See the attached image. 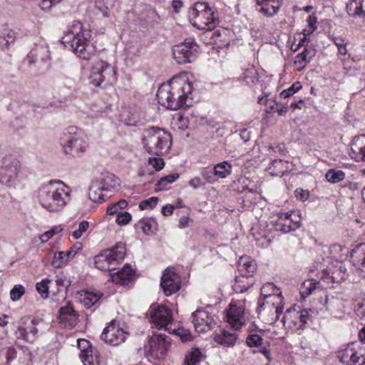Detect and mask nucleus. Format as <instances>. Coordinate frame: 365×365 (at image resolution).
Instances as JSON below:
<instances>
[{
	"mask_svg": "<svg viewBox=\"0 0 365 365\" xmlns=\"http://www.w3.org/2000/svg\"><path fill=\"white\" fill-rule=\"evenodd\" d=\"M192 91V83L173 78L163 83L156 94L158 103L163 106L173 110L187 106L186 99Z\"/></svg>",
	"mask_w": 365,
	"mask_h": 365,
	"instance_id": "f257e3e1",
	"label": "nucleus"
},
{
	"mask_svg": "<svg viewBox=\"0 0 365 365\" xmlns=\"http://www.w3.org/2000/svg\"><path fill=\"white\" fill-rule=\"evenodd\" d=\"M279 289L272 282L264 284L261 288V295L263 297L262 301L269 300V299H274V296H279L281 299V293H278Z\"/></svg>",
	"mask_w": 365,
	"mask_h": 365,
	"instance_id": "72a5a7b5",
	"label": "nucleus"
},
{
	"mask_svg": "<svg viewBox=\"0 0 365 365\" xmlns=\"http://www.w3.org/2000/svg\"><path fill=\"white\" fill-rule=\"evenodd\" d=\"M317 21V18L316 16L310 15L309 16L307 21V28H306L304 31V33H307V35H310L312 34L317 29L316 23Z\"/></svg>",
	"mask_w": 365,
	"mask_h": 365,
	"instance_id": "6e6d98bb",
	"label": "nucleus"
},
{
	"mask_svg": "<svg viewBox=\"0 0 365 365\" xmlns=\"http://www.w3.org/2000/svg\"><path fill=\"white\" fill-rule=\"evenodd\" d=\"M295 196L297 199L304 201L308 199L309 196V192L308 190H304L303 189L298 188L295 190Z\"/></svg>",
	"mask_w": 365,
	"mask_h": 365,
	"instance_id": "e2e57ef3",
	"label": "nucleus"
},
{
	"mask_svg": "<svg viewBox=\"0 0 365 365\" xmlns=\"http://www.w3.org/2000/svg\"><path fill=\"white\" fill-rule=\"evenodd\" d=\"M201 18L206 19V21L203 22L205 26L202 28V29L212 30L218 23L217 17L215 16V11L212 8H211V11H209V13H206L205 16H202Z\"/></svg>",
	"mask_w": 365,
	"mask_h": 365,
	"instance_id": "a19ab883",
	"label": "nucleus"
},
{
	"mask_svg": "<svg viewBox=\"0 0 365 365\" xmlns=\"http://www.w3.org/2000/svg\"><path fill=\"white\" fill-rule=\"evenodd\" d=\"M171 344V339L166 334H153L148 341V353L150 356L157 359L165 358Z\"/></svg>",
	"mask_w": 365,
	"mask_h": 365,
	"instance_id": "9d476101",
	"label": "nucleus"
},
{
	"mask_svg": "<svg viewBox=\"0 0 365 365\" xmlns=\"http://www.w3.org/2000/svg\"><path fill=\"white\" fill-rule=\"evenodd\" d=\"M71 189L60 180H51L38 192L41 205L49 212L61 210L70 200Z\"/></svg>",
	"mask_w": 365,
	"mask_h": 365,
	"instance_id": "f03ea898",
	"label": "nucleus"
},
{
	"mask_svg": "<svg viewBox=\"0 0 365 365\" xmlns=\"http://www.w3.org/2000/svg\"><path fill=\"white\" fill-rule=\"evenodd\" d=\"M128 206V202L125 200H120L118 202L112 204L107 208V213L108 215H118L121 213V210Z\"/></svg>",
	"mask_w": 365,
	"mask_h": 365,
	"instance_id": "a18cd8bd",
	"label": "nucleus"
},
{
	"mask_svg": "<svg viewBox=\"0 0 365 365\" xmlns=\"http://www.w3.org/2000/svg\"><path fill=\"white\" fill-rule=\"evenodd\" d=\"M237 339V335L235 333H230L227 331L222 330L220 334H217L214 339L215 341L221 345L225 346H232L235 344Z\"/></svg>",
	"mask_w": 365,
	"mask_h": 365,
	"instance_id": "c85d7f7f",
	"label": "nucleus"
},
{
	"mask_svg": "<svg viewBox=\"0 0 365 365\" xmlns=\"http://www.w3.org/2000/svg\"><path fill=\"white\" fill-rule=\"evenodd\" d=\"M94 180V188L99 189V186L105 192H111L117 190L120 186V180L110 173H101Z\"/></svg>",
	"mask_w": 365,
	"mask_h": 365,
	"instance_id": "f3484780",
	"label": "nucleus"
},
{
	"mask_svg": "<svg viewBox=\"0 0 365 365\" xmlns=\"http://www.w3.org/2000/svg\"><path fill=\"white\" fill-rule=\"evenodd\" d=\"M340 361L345 365H364L365 356L355 343L348 344L339 352Z\"/></svg>",
	"mask_w": 365,
	"mask_h": 365,
	"instance_id": "ddd939ff",
	"label": "nucleus"
},
{
	"mask_svg": "<svg viewBox=\"0 0 365 365\" xmlns=\"http://www.w3.org/2000/svg\"><path fill=\"white\" fill-rule=\"evenodd\" d=\"M37 334L38 329L34 320L26 327H19L15 332L17 339H21L29 342H33Z\"/></svg>",
	"mask_w": 365,
	"mask_h": 365,
	"instance_id": "393cba45",
	"label": "nucleus"
},
{
	"mask_svg": "<svg viewBox=\"0 0 365 365\" xmlns=\"http://www.w3.org/2000/svg\"><path fill=\"white\" fill-rule=\"evenodd\" d=\"M346 11L350 16L365 18V0H350Z\"/></svg>",
	"mask_w": 365,
	"mask_h": 365,
	"instance_id": "cd10ccee",
	"label": "nucleus"
},
{
	"mask_svg": "<svg viewBox=\"0 0 365 365\" xmlns=\"http://www.w3.org/2000/svg\"><path fill=\"white\" fill-rule=\"evenodd\" d=\"M61 143L64 153L73 157H80L88 148L83 133L75 126L69 127L63 132Z\"/></svg>",
	"mask_w": 365,
	"mask_h": 365,
	"instance_id": "39448f33",
	"label": "nucleus"
},
{
	"mask_svg": "<svg viewBox=\"0 0 365 365\" xmlns=\"http://www.w3.org/2000/svg\"><path fill=\"white\" fill-rule=\"evenodd\" d=\"M202 355L198 349H192L185 358L184 365H197L201 360Z\"/></svg>",
	"mask_w": 365,
	"mask_h": 365,
	"instance_id": "58836bf2",
	"label": "nucleus"
},
{
	"mask_svg": "<svg viewBox=\"0 0 365 365\" xmlns=\"http://www.w3.org/2000/svg\"><path fill=\"white\" fill-rule=\"evenodd\" d=\"M240 80L245 81L248 86L254 85L258 81V73L255 66H250L246 68Z\"/></svg>",
	"mask_w": 365,
	"mask_h": 365,
	"instance_id": "c9c22d12",
	"label": "nucleus"
},
{
	"mask_svg": "<svg viewBox=\"0 0 365 365\" xmlns=\"http://www.w3.org/2000/svg\"><path fill=\"white\" fill-rule=\"evenodd\" d=\"M192 316L195 329L199 333L207 332L217 324L214 316L205 309H197Z\"/></svg>",
	"mask_w": 365,
	"mask_h": 365,
	"instance_id": "2eb2a0df",
	"label": "nucleus"
},
{
	"mask_svg": "<svg viewBox=\"0 0 365 365\" xmlns=\"http://www.w3.org/2000/svg\"><path fill=\"white\" fill-rule=\"evenodd\" d=\"M89 227V223L87 221H82L78 225V228L72 232V236L75 239H79L83 232H85Z\"/></svg>",
	"mask_w": 365,
	"mask_h": 365,
	"instance_id": "4d7b16f0",
	"label": "nucleus"
},
{
	"mask_svg": "<svg viewBox=\"0 0 365 365\" xmlns=\"http://www.w3.org/2000/svg\"><path fill=\"white\" fill-rule=\"evenodd\" d=\"M188 184L194 189H197L200 187L204 185L205 184V182H204L200 178L195 177V178L191 179L189 181Z\"/></svg>",
	"mask_w": 365,
	"mask_h": 365,
	"instance_id": "0e129e2a",
	"label": "nucleus"
},
{
	"mask_svg": "<svg viewBox=\"0 0 365 365\" xmlns=\"http://www.w3.org/2000/svg\"><path fill=\"white\" fill-rule=\"evenodd\" d=\"M310 312H313V311L312 309H303L300 312V313L299 314L298 312L296 313L297 315H298V317L300 319V322L302 324H304L307 323V320L309 319V317L311 315Z\"/></svg>",
	"mask_w": 365,
	"mask_h": 365,
	"instance_id": "680f3d73",
	"label": "nucleus"
},
{
	"mask_svg": "<svg viewBox=\"0 0 365 365\" xmlns=\"http://www.w3.org/2000/svg\"><path fill=\"white\" fill-rule=\"evenodd\" d=\"M149 314L151 322L158 329H165L166 331L171 329L173 313L170 309L164 305L157 307L151 306L149 309Z\"/></svg>",
	"mask_w": 365,
	"mask_h": 365,
	"instance_id": "f8f14e48",
	"label": "nucleus"
},
{
	"mask_svg": "<svg viewBox=\"0 0 365 365\" xmlns=\"http://www.w3.org/2000/svg\"><path fill=\"white\" fill-rule=\"evenodd\" d=\"M160 287L166 296H170L180 289L181 279L173 270L167 268L163 274Z\"/></svg>",
	"mask_w": 365,
	"mask_h": 365,
	"instance_id": "dca6fc26",
	"label": "nucleus"
},
{
	"mask_svg": "<svg viewBox=\"0 0 365 365\" xmlns=\"http://www.w3.org/2000/svg\"><path fill=\"white\" fill-rule=\"evenodd\" d=\"M131 215L128 212H123L116 217L115 222L119 225H125L131 220Z\"/></svg>",
	"mask_w": 365,
	"mask_h": 365,
	"instance_id": "13d9d810",
	"label": "nucleus"
},
{
	"mask_svg": "<svg viewBox=\"0 0 365 365\" xmlns=\"http://www.w3.org/2000/svg\"><path fill=\"white\" fill-rule=\"evenodd\" d=\"M127 334L128 333L116 324L115 320H113L103 329L101 339L108 344L118 346L125 341Z\"/></svg>",
	"mask_w": 365,
	"mask_h": 365,
	"instance_id": "4468645a",
	"label": "nucleus"
},
{
	"mask_svg": "<svg viewBox=\"0 0 365 365\" xmlns=\"http://www.w3.org/2000/svg\"><path fill=\"white\" fill-rule=\"evenodd\" d=\"M171 140V135L158 127L146 128L142 134L143 147L151 155L165 153L170 148Z\"/></svg>",
	"mask_w": 365,
	"mask_h": 365,
	"instance_id": "20e7f679",
	"label": "nucleus"
},
{
	"mask_svg": "<svg viewBox=\"0 0 365 365\" xmlns=\"http://www.w3.org/2000/svg\"><path fill=\"white\" fill-rule=\"evenodd\" d=\"M197 48L194 40L188 38L173 47V55L179 64L190 63L197 58Z\"/></svg>",
	"mask_w": 365,
	"mask_h": 365,
	"instance_id": "1a4fd4ad",
	"label": "nucleus"
},
{
	"mask_svg": "<svg viewBox=\"0 0 365 365\" xmlns=\"http://www.w3.org/2000/svg\"><path fill=\"white\" fill-rule=\"evenodd\" d=\"M300 224L298 222H294L291 219V215L289 213H281L278 220L274 222L276 230L281 231L283 233H288L299 227Z\"/></svg>",
	"mask_w": 365,
	"mask_h": 365,
	"instance_id": "412c9836",
	"label": "nucleus"
},
{
	"mask_svg": "<svg viewBox=\"0 0 365 365\" xmlns=\"http://www.w3.org/2000/svg\"><path fill=\"white\" fill-rule=\"evenodd\" d=\"M232 165L227 161H223L215 165V175L217 178H225L232 172Z\"/></svg>",
	"mask_w": 365,
	"mask_h": 365,
	"instance_id": "4c0bfd02",
	"label": "nucleus"
},
{
	"mask_svg": "<svg viewBox=\"0 0 365 365\" xmlns=\"http://www.w3.org/2000/svg\"><path fill=\"white\" fill-rule=\"evenodd\" d=\"M227 321L235 330H239L245 323V309L242 304L231 302L227 310Z\"/></svg>",
	"mask_w": 365,
	"mask_h": 365,
	"instance_id": "a211bd4d",
	"label": "nucleus"
},
{
	"mask_svg": "<svg viewBox=\"0 0 365 365\" xmlns=\"http://www.w3.org/2000/svg\"><path fill=\"white\" fill-rule=\"evenodd\" d=\"M158 200V197H151L147 200H144L140 202L139 208L142 210L153 209L157 205Z\"/></svg>",
	"mask_w": 365,
	"mask_h": 365,
	"instance_id": "8fccbe9b",
	"label": "nucleus"
},
{
	"mask_svg": "<svg viewBox=\"0 0 365 365\" xmlns=\"http://www.w3.org/2000/svg\"><path fill=\"white\" fill-rule=\"evenodd\" d=\"M313 56L314 50L304 48L302 52L296 56L294 64L299 65L300 68H302L310 61Z\"/></svg>",
	"mask_w": 365,
	"mask_h": 365,
	"instance_id": "e433bc0d",
	"label": "nucleus"
},
{
	"mask_svg": "<svg viewBox=\"0 0 365 365\" xmlns=\"http://www.w3.org/2000/svg\"><path fill=\"white\" fill-rule=\"evenodd\" d=\"M91 37L90 30L84 29L80 21H74L62 38V43L69 45L78 57L89 60L96 51L95 47L90 43Z\"/></svg>",
	"mask_w": 365,
	"mask_h": 365,
	"instance_id": "7ed1b4c3",
	"label": "nucleus"
},
{
	"mask_svg": "<svg viewBox=\"0 0 365 365\" xmlns=\"http://www.w3.org/2000/svg\"><path fill=\"white\" fill-rule=\"evenodd\" d=\"M16 40V33L11 29H4L0 34V48L2 50L9 48Z\"/></svg>",
	"mask_w": 365,
	"mask_h": 365,
	"instance_id": "2f4dec72",
	"label": "nucleus"
},
{
	"mask_svg": "<svg viewBox=\"0 0 365 365\" xmlns=\"http://www.w3.org/2000/svg\"><path fill=\"white\" fill-rule=\"evenodd\" d=\"M20 162L11 156L3 159L0 167V182L8 187H15L19 181Z\"/></svg>",
	"mask_w": 365,
	"mask_h": 365,
	"instance_id": "6e6552de",
	"label": "nucleus"
},
{
	"mask_svg": "<svg viewBox=\"0 0 365 365\" xmlns=\"http://www.w3.org/2000/svg\"><path fill=\"white\" fill-rule=\"evenodd\" d=\"M192 220L187 216H182L180 218L178 227L180 228H185L189 226Z\"/></svg>",
	"mask_w": 365,
	"mask_h": 365,
	"instance_id": "69168bd1",
	"label": "nucleus"
},
{
	"mask_svg": "<svg viewBox=\"0 0 365 365\" xmlns=\"http://www.w3.org/2000/svg\"><path fill=\"white\" fill-rule=\"evenodd\" d=\"M116 69L103 61H99L92 67L90 74V83L94 86H100L106 78L115 79Z\"/></svg>",
	"mask_w": 365,
	"mask_h": 365,
	"instance_id": "9b49d317",
	"label": "nucleus"
},
{
	"mask_svg": "<svg viewBox=\"0 0 365 365\" xmlns=\"http://www.w3.org/2000/svg\"><path fill=\"white\" fill-rule=\"evenodd\" d=\"M291 170L288 161L279 159L273 160L267 168V171L272 176H282Z\"/></svg>",
	"mask_w": 365,
	"mask_h": 365,
	"instance_id": "bb28decb",
	"label": "nucleus"
},
{
	"mask_svg": "<svg viewBox=\"0 0 365 365\" xmlns=\"http://www.w3.org/2000/svg\"><path fill=\"white\" fill-rule=\"evenodd\" d=\"M58 314L60 322L64 323V325L69 328L74 327L78 322L79 315L74 310L71 302H68L66 306L61 307Z\"/></svg>",
	"mask_w": 365,
	"mask_h": 365,
	"instance_id": "aec40b11",
	"label": "nucleus"
},
{
	"mask_svg": "<svg viewBox=\"0 0 365 365\" xmlns=\"http://www.w3.org/2000/svg\"><path fill=\"white\" fill-rule=\"evenodd\" d=\"M57 279L56 280V284L58 287V289L61 287H65L66 290L68 289V287L70 286L71 282H69L67 285H66V279L64 278L60 277L58 276L56 277Z\"/></svg>",
	"mask_w": 365,
	"mask_h": 365,
	"instance_id": "774afa93",
	"label": "nucleus"
},
{
	"mask_svg": "<svg viewBox=\"0 0 365 365\" xmlns=\"http://www.w3.org/2000/svg\"><path fill=\"white\" fill-rule=\"evenodd\" d=\"M302 88L300 82L297 81L293 83L289 88L282 91L279 96L283 98H287L294 95L296 92L299 91Z\"/></svg>",
	"mask_w": 365,
	"mask_h": 365,
	"instance_id": "49530a36",
	"label": "nucleus"
},
{
	"mask_svg": "<svg viewBox=\"0 0 365 365\" xmlns=\"http://www.w3.org/2000/svg\"><path fill=\"white\" fill-rule=\"evenodd\" d=\"M319 288V282L312 279L304 281L301 285L300 294L304 299L309 297L315 290Z\"/></svg>",
	"mask_w": 365,
	"mask_h": 365,
	"instance_id": "f704fd0d",
	"label": "nucleus"
},
{
	"mask_svg": "<svg viewBox=\"0 0 365 365\" xmlns=\"http://www.w3.org/2000/svg\"><path fill=\"white\" fill-rule=\"evenodd\" d=\"M281 304L282 299L279 296H274V299L266 301L259 299L257 309L259 317L266 324H274L283 312V306Z\"/></svg>",
	"mask_w": 365,
	"mask_h": 365,
	"instance_id": "0eeeda50",
	"label": "nucleus"
},
{
	"mask_svg": "<svg viewBox=\"0 0 365 365\" xmlns=\"http://www.w3.org/2000/svg\"><path fill=\"white\" fill-rule=\"evenodd\" d=\"M211 11V7L206 2H197L195 4L192 15L194 17L201 18L202 16H205L206 13H209Z\"/></svg>",
	"mask_w": 365,
	"mask_h": 365,
	"instance_id": "ea45409f",
	"label": "nucleus"
},
{
	"mask_svg": "<svg viewBox=\"0 0 365 365\" xmlns=\"http://www.w3.org/2000/svg\"><path fill=\"white\" fill-rule=\"evenodd\" d=\"M355 267L365 274V244L360 245L353 250L351 255Z\"/></svg>",
	"mask_w": 365,
	"mask_h": 365,
	"instance_id": "c756f323",
	"label": "nucleus"
},
{
	"mask_svg": "<svg viewBox=\"0 0 365 365\" xmlns=\"http://www.w3.org/2000/svg\"><path fill=\"white\" fill-rule=\"evenodd\" d=\"M100 299V296L92 292H88L83 299V303L87 308L91 307L94 305Z\"/></svg>",
	"mask_w": 365,
	"mask_h": 365,
	"instance_id": "864d4df0",
	"label": "nucleus"
},
{
	"mask_svg": "<svg viewBox=\"0 0 365 365\" xmlns=\"http://www.w3.org/2000/svg\"><path fill=\"white\" fill-rule=\"evenodd\" d=\"M68 262L65 252H58L54 254L52 264L55 267H61Z\"/></svg>",
	"mask_w": 365,
	"mask_h": 365,
	"instance_id": "de8ad7c7",
	"label": "nucleus"
},
{
	"mask_svg": "<svg viewBox=\"0 0 365 365\" xmlns=\"http://www.w3.org/2000/svg\"><path fill=\"white\" fill-rule=\"evenodd\" d=\"M351 157L356 162H365V135L354 138L351 143Z\"/></svg>",
	"mask_w": 365,
	"mask_h": 365,
	"instance_id": "4be33fe9",
	"label": "nucleus"
},
{
	"mask_svg": "<svg viewBox=\"0 0 365 365\" xmlns=\"http://www.w3.org/2000/svg\"><path fill=\"white\" fill-rule=\"evenodd\" d=\"M51 281L49 279H43L41 282L36 284V287L39 294H41L44 299L48 297V284Z\"/></svg>",
	"mask_w": 365,
	"mask_h": 365,
	"instance_id": "603ef678",
	"label": "nucleus"
},
{
	"mask_svg": "<svg viewBox=\"0 0 365 365\" xmlns=\"http://www.w3.org/2000/svg\"><path fill=\"white\" fill-rule=\"evenodd\" d=\"M78 346L81 350L79 357L84 365H100L99 354L93 351L90 342L86 339H78Z\"/></svg>",
	"mask_w": 365,
	"mask_h": 365,
	"instance_id": "6ab92c4d",
	"label": "nucleus"
},
{
	"mask_svg": "<svg viewBox=\"0 0 365 365\" xmlns=\"http://www.w3.org/2000/svg\"><path fill=\"white\" fill-rule=\"evenodd\" d=\"M17 351L13 346H8L1 349L0 358L4 356L6 359V365H10L11 362L16 358Z\"/></svg>",
	"mask_w": 365,
	"mask_h": 365,
	"instance_id": "c03bdc74",
	"label": "nucleus"
},
{
	"mask_svg": "<svg viewBox=\"0 0 365 365\" xmlns=\"http://www.w3.org/2000/svg\"><path fill=\"white\" fill-rule=\"evenodd\" d=\"M325 177L327 181L336 183L344 179L345 173L340 170L330 169L327 172Z\"/></svg>",
	"mask_w": 365,
	"mask_h": 365,
	"instance_id": "79ce46f5",
	"label": "nucleus"
},
{
	"mask_svg": "<svg viewBox=\"0 0 365 365\" xmlns=\"http://www.w3.org/2000/svg\"><path fill=\"white\" fill-rule=\"evenodd\" d=\"M63 84L65 87L68 89H72L75 86V80L72 78L65 77L63 79Z\"/></svg>",
	"mask_w": 365,
	"mask_h": 365,
	"instance_id": "338daca9",
	"label": "nucleus"
},
{
	"mask_svg": "<svg viewBox=\"0 0 365 365\" xmlns=\"http://www.w3.org/2000/svg\"><path fill=\"white\" fill-rule=\"evenodd\" d=\"M201 175L205 180L204 182L212 183L216 181V175H215V171L210 170L207 169H204L201 172Z\"/></svg>",
	"mask_w": 365,
	"mask_h": 365,
	"instance_id": "bf43d9fd",
	"label": "nucleus"
},
{
	"mask_svg": "<svg viewBox=\"0 0 365 365\" xmlns=\"http://www.w3.org/2000/svg\"><path fill=\"white\" fill-rule=\"evenodd\" d=\"M149 164L152 165L156 170H160L163 168L165 163L162 158H150Z\"/></svg>",
	"mask_w": 365,
	"mask_h": 365,
	"instance_id": "052dcab7",
	"label": "nucleus"
},
{
	"mask_svg": "<svg viewBox=\"0 0 365 365\" xmlns=\"http://www.w3.org/2000/svg\"><path fill=\"white\" fill-rule=\"evenodd\" d=\"M88 197L93 202L101 203L105 201L106 198L108 197V195L100 186L99 189L96 190L94 188V180H93L89 187Z\"/></svg>",
	"mask_w": 365,
	"mask_h": 365,
	"instance_id": "473e14b6",
	"label": "nucleus"
},
{
	"mask_svg": "<svg viewBox=\"0 0 365 365\" xmlns=\"http://www.w3.org/2000/svg\"><path fill=\"white\" fill-rule=\"evenodd\" d=\"M62 230V228L60 226H56L51 228L50 230L45 232L40 237V240L42 242H46L50 238H51L54 235L59 233Z\"/></svg>",
	"mask_w": 365,
	"mask_h": 365,
	"instance_id": "5fc2aeb1",
	"label": "nucleus"
},
{
	"mask_svg": "<svg viewBox=\"0 0 365 365\" xmlns=\"http://www.w3.org/2000/svg\"><path fill=\"white\" fill-rule=\"evenodd\" d=\"M157 222L151 217L143 218L135 225V229L141 230L145 235L154 232L157 230Z\"/></svg>",
	"mask_w": 365,
	"mask_h": 365,
	"instance_id": "7c9ffc66",
	"label": "nucleus"
},
{
	"mask_svg": "<svg viewBox=\"0 0 365 365\" xmlns=\"http://www.w3.org/2000/svg\"><path fill=\"white\" fill-rule=\"evenodd\" d=\"M257 10L263 14L264 15L267 16H272L275 14L277 13L281 6H279L277 7V9H274L275 11H273L272 9H270V7H272V3L269 2V0H267V1H265L264 3H257Z\"/></svg>",
	"mask_w": 365,
	"mask_h": 365,
	"instance_id": "37998d69",
	"label": "nucleus"
},
{
	"mask_svg": "<svg viewBox=\"0 0 365 365\" xmlns=\"http://www.w3.org/2000/svg\"><path fill=\"white\" fill-rule=\"evenodd\" d=\"M125 255V246L123 242H117L111 249L106 250L95 258L96 267L102 271H112L115 266L122 260Z\"/></svg>",
	"mask_w": 365,
	"mask_h": 365,
	"instance_id": "423d86ee",
	"label": "nucleus"
},
{
	"mask_svg": "<svg viewBox=\"0 0 365 365\" xmlns=\"http://www.w3.org/2000/svg\"><path fill=\"white\" fill-rule=\"evenodd\" d=\"M238 268L242 275L236 277L235 281L237 284L243 283L244 279L256 270V264L247 257H241L238 262Z\"/></svg>",
	"mask_w": 365,
	"mask_h": 365,
	"instance_id": "5701e85b",
	"label": "nucleus"
},
{
	"mask_svg": "<svg viewBox=\"0 0 365 365\" xmlns=\"http://www.w3.org/2000/svg\"><path fill=\"white\" fill-rule=\"evenodd\" d=\"M134 272L131 267L126 264L123 267L112 274V281L120 284H127L133 277Z\"/></svg>",
	"mask_w": 365,
	"mask_h": 365,
	"instance_id": "a878e982",
	"label": "nucleus"
},
{
	"mask_svg": "<svg viewBox=\"0 0 365 365\" xmlns=\"http://www.w3.org/2000/svg\"><path fill=\"white\" fill-rule=\"evenodd\" d=\"M179 178V174L172 173L168 175L162 177L158 182V185L160 189L165 188L168 184L175 182Z\"/></svg>",
	"mask_w": 365,
	"mask_h": 365,
	"instance_id": "09e8293b",
	"label": "nucleus"
},
{
	"mask_svg": "<svg viewBox=\"0 0 365 365\" xmlns=\"http://www.w3.org/2000/svg\"><path fill=\"white\" fill-rule=\"evenodd\" d=\"M246 343L250 347L262 346L259 350V352L262 353L269 361L272 360L269 350L267 348L269 344L268 341L263 342V339L259 335L257 334H250L246 339Z\"/></svg>",
	"mask_w": 365,
	"mask_h": 365,
	"instance_id": "b1692460",
	"label": "nucleus"
},
{
	"mask_svg": "<svg viewBox=\"0 0 365 365\" xmlns=\"http://www.w3.org/2000/svg\"><path fill=\"white\" fill-rule=\"evenodd\" d=\"M25 293V288L21 285L17 284L10 292V297L13 301L19 300L22 295Z\"/></svg>",
	"mask_w": 365,
	"mask_h": 365,
	"instance_id": "3c124183",
	"label": "nucleus"
}]
</instances>
